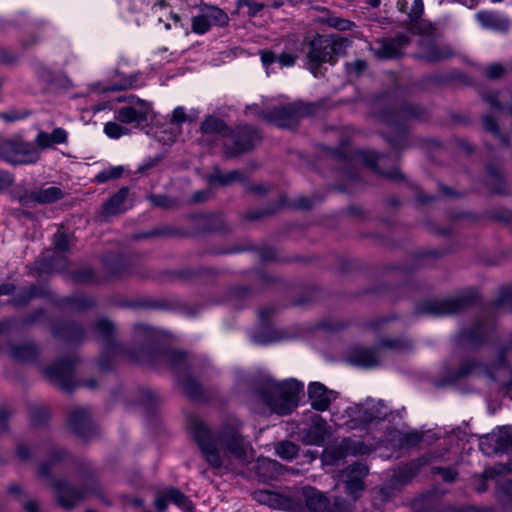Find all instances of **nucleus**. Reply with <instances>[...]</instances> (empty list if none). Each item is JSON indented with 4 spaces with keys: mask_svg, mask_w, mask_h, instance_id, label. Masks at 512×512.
I'll list each match as a JSON object with an SVG mask.
<instances>
[{
    "mask_svg": "<svg viewBox=\"0 0 512 512\" xmlns=\"http://www.w3.org/2000/svg\"><path fill=\"white\" fill-rule=\"evenodd\" d=\"M347 362L353 366L371 369L381 365L378 343L373 347L354 346L350 348Z\"/></svg>",
    "mask_w": 512,
    "mask_h": 512,
    "instance_id": "nucleus-28",
    "label": "nucleus"
},
{
    "mask_svg": "<svg viewBox=\"0 0 512 512\" xmlns=\"http://www.w3.org/2000/svg\"><path fill=\"white\" fill-rule=\"evenodd\" d=\"M283 465L270 458H258L253 466V471L262 483L277 480L283 474Z\"/></svg>",
    "mask_w": 512,
    "mask_h": 512,
    "instance_id": "nucleus-34",
    "label": "nucleus"
},
{
    "mask_svg": "<svg viewBox=\"0 0 512 512\" xmlns=\"http://www.w3.org/2000/svg\"><path fill=\"white\" fill-rule=\"evenodd\" d=\"M246 251H256L258 253V256L261 260V262H290L292 259L290 258H280L277 255V250L269 245H262L260 247H256L253 244H248L246 246L242 245H234L230 248L225 249H208L200 252V255H229V254H235V253H241Z\"/></svg>",
    "mask_w": 512,
    "mask_h": 512,
    "instance_id": "nucleus-25",
    "label": "nucleus"
},
{
    "mask_svg": "<svg viewBox=\"0 0 512 512\" xmlns=\"http://www.w3.org/2000/svg\"><path fill=\"white\" fill-rule=\"evenodd\" d=\"M164 363L175 374L177 379L192 373L196 369V358L185 351L172 349L165 344L158 351L155 365Z\"/></svg>",
    "mask_w": 512,
    "mask_h": 512,
    "instance_id": "nucleus-19",
    "label": "nucleus"
},
{
    "mask_svg": "<svg viewBox=\"0 0 512 512\" xmlns=\"http://www.w3.org/2000/svg\"><path fill=\"white\" fill-rule=\"evenodd\" d=\"M491 310L493 309L490 304L483 307L480 316L474 323L458 332L456 341L476 349L482 347L489 340L496 327V320Z\"/></svg>",
    "mask_w": 512,
    "mask_h": 512,
    "instance_id": "nucleus-14",
    "label": "nucleus"
},
{
    "mask_svg": "<svg viewBox=\"0 0 512 512\" xmlns=\"http://www.w3.org/2000/svg\"><path fill=\"white\" fill-rule=\"evenodd\" d=\"M485 177L482 183L492 195H509L508 180L505 173L494 163L487 162L484 166Z\"/></svg>",
    "mask_w": 512,
    "mask_h": 512,
    "instance_id": "nucleus-29",
    "label": "nucleus"
},
{
    "mask_svg": "<svg viewBox=\"0 0 512 512\" xmlns=\"http://www.w3.org/2000/svg\"><path fill=\"white\" fill-rule=\"evenodd\" d=\"M166 494L168 496L169 502H172L179 508L193 512L195 506L194 503L186 496L180 489L175 487H170L165 489Z\"/></svg>",
    "mask_w": 512,
    "mask_h": 512,
    "instance_id": "nucleus-61",
    "label": "nucleus"
},
{
    "mask_svg": "<svg viewBox=\"0 0 512 512\" xmlns=\"http://www.w3.org/2000/svg\"><path fill=\"white\" fill-rule=\"evenodd\" d=\"M37 200L39 204H51L61 200L64 197V192L55 186L48 188L35 189Z\"/></svg>",
    "mask_w": 512,
    "mask_h": 512,
    "instance_id": "nucleus-63",
    "label": "nucleus"
},
{
    "mask_svg": "<svg viewBox=\"0 0 512 512\" xmlns=\"http://www.w3.org/2000/svg\"><path fill=\"white\" fill-rule=\"evenodd\" d=\"M375 117L391 128L382 136L396 152L412 146L410 122H426L429 120L428 110L417 103L409 102L396 91H385L374 101Z\"/></svg>",
    "mask_w": 512,
    "mask_h": 512,
    "instance_id": "nucleus-3",
    "label": "nucleus"
},
{
    "mask_svg": "<svg viewBox=\"0 0 512 512\" xmlns=\"http://www.w3.org/2000/svg\"><path fill=\"white\" fill-rule=\"evenodd\" d=\"M11 355L19 362L33 363L38 360L40 351L38 346L32 342L13 344L11 346Z\"/></svg>",
    "mask_w": 512,
    "mask_h": 512,
    "instance_id": "nucleus-51",
    "label": "nucleus"
},
{
    "mask_svg": "<svg viewBox=\"0 0 512 512\" xmlns=\"http://www.w3.org/2000/svg\"><path fill=\"white\" fill-rule=\"evenodd\" d=\"M261 62L263 66L268 68L270 65L274 63H278L280 68L283 67H292L296 64L298 56L291 52H282L277 55L273 51L269 49H264L260 51Z\"/></svg>",
    "mask_w": 512,
    "mask_h": 512,
    "instance_id": "nucleus-49",
    "label": "nucleus"
},
{
    "mask_svg": "<svg viewBox=\"0 0 512 512\" xmlns=\"http://www.w3.org/2000/svg\"><path fill=\"white\" fill-rule=\"evenodd\" d=\"M286 196L280 195L279 199L275 203L269 204L267 207L253 210L246 212L243 214V219L247 221H257L264 217L273 215L275 212H277L280 208L286 206Z\"/></svg>",
    "mask_w": 512,
    "mask_h": 512,
    "instance_id": "nucleus-58",
    "label": "nucleus"
},
{
    "mask_svg": "<svg viewBox=\"0 0 512 512\" xmlns=\"http://www.w3.org/2000/svg\"><path fill=\"white\" fill-rule=\"evenodd\" d=\"M187 428L204 460L214 469L222 467L218 445L225 454L239 460H247V446L241 433V422L228 420L221 424L217 432L196 414L187 416Z\"/></svg>",
    "mask_w": 512,
    "mask_h": 512,
    "instance_id": "nucleus-2",
    "label": "nucleus"
},
{
    "mask_svg": "<svg viewBox=\"0 0 512 512\" xmlns=\"http://www.w3.org/2000/svg\"><path fill=\"white\" fill-rule=\"evenodd\" d=\"M322 108L319 102L302 99L272 107L271 123L280 129L296 130L303 119L317 115Z\"/></svg>",
    "mask_w": 512,
    "mask_h": 512,
    "instance_id": "nucleus-11",
    "label": "nucleus"
},
{
    "mask_svg": "<svg viewBox=\"0 0 512 512\" xmlns=\"http://www.w3.org/2000/svg\"><path fill=\"white\" fill-rule=\"evenodd\" d=\"M399 492V487L392 482L374 487L371 491V502L373 507L377 510H382L384 505L392 501Z\"/></svg>",
    "mask_w": 512,
    "mask_h": 512,
    "instance_id": "nucleus-44",
    "label": "nucleus"
},
{
    "mask_svg": "<svg viewBox=\"0 0 512 512\" xmlns=\"http://www.w3.org/2000/svg\"><path fill=\"white\" fill-rule=\"evenodd\" d=\"M53 246L55 253L49 257H43L37 264L39 273L50 274L54 271H62L68 267V259L60 254L70 250L68 236L64 232H57L53 235Z\"/></svg>",
    "mask_w": 512,
    "mask_h": 512,
    "instance_id": "nucleus-20",
    "label": "nucleus"
},
{
    "mask_svg": "<svg viewBox=\"0 0 512 512\" xmlns=\"http://www.w3.org/2000/svg\"><path fill=\"white\" fill-rule=\"evenodd\" d=\"M122 307L145 310H169L172 304L169 299H155L149 296H141L135 299L125 300Z\"/></svg>",
    "mask_w": 512,
    "mask_h": 512,
    "instance_id": "nucleus-42",
    "label": "nucleus"
},
{
    "mask_svg": "<svg viewBox=\"0 0 512 512\" xmlns=\"http://www.w3.org/2000/svg\"><path fill=\"white\" fill-rule=\"evenodd\" d=\"M378 348L389 349L396 353L409 352L413 350V340L407 335H401L398 337H384L378 342Z\"/></svg>",
    "mask_w": 512,
    "mask_h": 512,
    "instance_id": "nucleus-52",
    "label": "nucleus"
},
{
    "mask_svg": "<svg viewBox=\"0 0 512 512\" xmlns=\"http://www.w3.org/2000/svg\"><path fill=\"white\" fill-rule=\"evenodd\" d=\"M54 338L67 344H79L86 337L85 328L74 320H59L52 325Z\"/></svg>",
    "mask_w": 512,
    "mask_h": 512,
    "instance_id": "nucleus-26",
    "label": "nucleus"
},
{
    "mask_svg": "<svg viewBox=\"0 0 512 512\" xmlns=\"http://www.w3.org/2000/svg\"><path fill=\"white\" fill-rule=\"evenodd\" d=\"M152 112L151 105L142 100L138 99V106H124L121 107L115 115V119L123 124L136 123L141 125L146 123L149 119V115Z\"/></svg>",
    "mask_w": 512,
    "mask_h": 512,
    "instance_id": "nucleus-32",
    "label": "nucleus"
},
{
    "mask_svg": "<svg viewBox=\"0 0 512 512\" xmlns=\"http://www.w3.org/2000/svg\"><path fill=\"white\" fill-rule=\"evenodd\" d=\"M160 402V396L154 390L144 388L140 390L138 403L148 415H153Z\"/></svg>",
    "mask_w": 512,
    "mask_h": 512,
    "instance_id": "nucleus-60",
    "label": "nucleus"
},
{
    "mask_svg": "<svg viewBox=\"0 0 512 512\" xmlns=\"http://www.w3.org/2000/svg\"><path fill=\"white\" fill-rule=\"evenodd\" d=\"M206 181L210 187H224L235 182H244L245 176L237 169L222 173V171L216 167L212 173L207 175Z\"/></svg>",
    "mask_w": 512,
    "mask_h": 512,
    "instance_id": "nucleus-43",
    "label": "nucleus"
},
{
    "mask_svg": "<svg viewBox=\"0 0 512 512\" xmlns=\"http://www.w3.org/2000/svg\"><path fill=\"white\" fill-rule=\"evenodd\" d=\"M132 207L133 199L130 198V188L123 186L103 203L102 214L104 216L119 215Z\"/></svg>",
    "mask_w": 512,
    "mask_h": 512,
    "instance_id": "nucleus-31",
    "label": "nucleus"
},
{
    "mask_svg": "<svg viewBox=\"0 0 512 512\" xmlns=\"http://www.w3.org/2000/svg\"><path fill=\"white\" fill-rule=\"evenodd\" d=\"M421 51L417 54V58L428 63H436L450 58L453 55L452 49L447 46H439L433 41L420 42Z\"/></svg>",
    "mask_w": 512,
    "mask_h": 512,
    "instance_id": "nucleus-38",
    "label": "nucleus"
},
{
    "mask_svg": "<svg viewBox=\"0 0 512 512\" xmlns=\"http://www.w3.org/2000/svg\"><path fill=\"white\" fill-rule=\"evenodd\" d=\"M68 133L65 129L58 127L51 133L39 131L35 138V143L38 148L44 150L53 147L57 144H64L67 142Z\"/></svg>",
    "mask_w": 512,
    "mask_h": 512,
    "instance_id": "nucleus-47",
    "label": "nucleus"
},
{
    "mask_svg": "<svg viewBox=\"0 0 512 512\" xmlns=\"http://www.w3.org/2000/svg\"><path fill=\"white\" fill-rule=\"evenodd\" d=\"M94 330L101 336L102 349L97 361L100 371L108 372L113 370L118 358H122L125 352V344L115 339V327L112 321L107 318H100L94 323Z\"/></svg>",
    "mask_w": 512,
    "mask_h": 512,
    "instance_id": "nucleus-13",
    "label": "nucleus"
},
{
    "mask_svg": "<svg viewBox=\"0 0 512 512\" xmlns=\"http://www.w3.org/2000/svg\"><path fill=\"white\" fill-rule=\"evenodd\" d=\"M256 292L253 286H233L228 291V300L234 308L242 309Z\"/></svg>",
    "mask_w": 512,
    "mask_h": 512,
    "instance_id": "nucleus-55",
    "label": "nucleus"
},
{
    "mask_svg": "<svg viewBox=\"0 0 512 512\" xmlns=\"http://www.w3.org/2000/svg\"><path fill=\"white\" fill-rule=\"evenodd\" d=\"M351 43V40L339 34L316 33L312 37H305L302 42L303 67L314 78H324L328 70L327 65H336L339 57L346 55Z\"/></svg>",
    "mask_w": 512,
    "mask_h": 512,
    "instance_id": "nucleus-6",
    "label": "nucleus"
},
{
    "mask_svg": "<svg viewBox=\"0 0 512 512\" xmlns=\"http://www.w3.org/2000/svg\"><path fill=\"white\" fill-rule=\"evenodd\" d=\"M276 454L283 460L294 459L299 452V445L289 440H282L275 445Z\"/></svg>",
    "mask_w": 512,
    "mask_h": 512,
    "instance_id": "nucleus-64",
    "label": "nucleus"
},
{
    "mask_svg": "<svg viewBox=\"0 0 512 512\" xmlns=\"http://www.w3.org/2000/svg\"><path fill=\"white\" fill-rule=\"evenodd\" d=\"M230 130V126L227 122L216 114H207L200 123L199 132L203 136L208 137H221L225 139V135Z\"/></svg>",
    "mask_w": 512,
    "mask_h": 512,
    "instance_id": "nucleus-39",
    "label": "nucleus"
},
{
    "mask_svg": "<svg viewBox=\"0 0 512 512\" xmlns=\"http://www.w3.org/2000/svg\"><path fill=\"white\" fill-rule=\"evenodd\" d=\"M330 154L342 163L338 169L343 170L345 177L351 181H362L358 169L354 166L356 163H360L384 179L393 182H405L414 191L415 198L421 205L429 204L437 199L435 195L424 194L415 183L406 179V176L396 165L400 160V155L397 153L394 155L379 154L372 150L362 149L346 152L342 148H332Z\"/></svg>",
    "mask_w": 512,
    "mask_h": 512,
    "instance_id": "nucleus-4",
    "label": "nucleus"
},
{
    "mask_svg": "<svg viewBox=\"0 0 512 512\" xmlns=\"http://www.w3.org/2000/svg\"><path fill=\"white\" fill-rule=\"evenodd\" d=\"M133 347L125 344L122 358L131 362L155 365L158 351L163 347L164 335L162 331L145 323H136L132 328Z\"/></svg>",
    "mask_w": 512,
    "mask_h": 512,
    "instance_id": "nucleus-8",
    "label": "nucleus"
},
{
    "mask_svg": "<svg viewBox=\"0 0 512 512\" xmlns=\"http://www.w3.org/2000/svg\"><path fill=\"white\" fill-rule=\"evenodd\" d=\"M413 512H443L441 496L435 491H428L412 502Z\"/></svg>",
    "mask_w": 512,
    "mask_h": 512,
    "instance_id": "nucleus-41",
    "label": "nucleus"
},
{
    "mask_svg": "<svg viewBox=\"0 0 512 512\" xmlns=\"http://www.w3.org/2000/svg\"><path fill=\"white\" fill-rule=\"evenodd\" d=\"M367 452L368 448L363 442L347 437L337 445L326 447L322 453V460L325 464L333 466L347 456L364 455Z\"/></svg>",
    "mask_w": 512,
    "mask_h": 512,
    "instance_id": "nucleus-22",
    "label": "nucleus"
},
{
    "mask_svg": "<svg viewBox=\"0 0 512 512\" xmlns=\"http://www.w3.org/2000/svg\"><path fill=\"white\" fill-rule=\"evenodd\" d=\"M344 483V489L350 498L345 497L347 500L352 501L356 508V501L359 500L365 489L366 485L364 480L356 477H342Z\"/></svg>",
    "mask_w": 512,
    "mask_h": 512,
    "instance_id": "nucleus-57",
    "label": "nucleus"
},
{
    "mask_svg": "<svg viewBox=\"0 0 512 512\" xmlns=\"http://www.w3.org/2000/svg\"><path fill=\"white\" fill-rule=\"evenodd\" d=\"M507 349L501 346L496 357L490 363H483L476 359L464 360L458 368H452L445 364L442 369V376L435 380V386L444 388L456 384L458 381L468 377L475 369L481 368L485 376L492 382L499 383V393L503 397H511L512 392V367L507 360Z\"/></svg>",
    "mask_w": 512,
    "mask_h": 512,
    "instance_id": "nucleus-5",
    "label": "nucleus"
},
{
    "mask_svg": "<svg viewBox=\"0 0 512 512\" xmlns=\"http://www.w3.org/2000/svg\"><path fill=\"white\" fill-rule=\"evenodd\" d=\"M450 252H452L451 247L417 251L411 254L404 262L385 266V270L398 272L401 276L407 278L418 269L432 265L435 260L449 254Z\"/></svg>",
    "mask_w": 512,
    "mask_h": 512,
    "instance_id": "nucleus-17",
    "label": "nucleus"
},
{
    "mask_svg": "<svg viewBox=\"0 0 512 512\" xmlns=\"http://www.w3.org/2000/svg\"><path fill=\"white\" fill-rule=\"evenodd\" d=\"M481 303V295L475 289H469L462 294L444 299H427L418 302L413 310V315L442 317L459 314Z\"/></svg>",
    "mask_w": 512,
    "mask_h": 512,
    "instance_id": "nucleus-9",
    "label": "nucleus"
},
{
    "mask_svg": "<svg viewBox=\"0 0 512 512\" xmlns=\"http://www.w3.org/2000/svg\"><path fill=\"white\" fill-rule=\"evenodd\" d=\"M422 465L423 463L421 459H414L408 463L401 465L395 472L391 482L398 486L399 489L401 490L402 486L409 483L413 478H415L418 475Z\"/></svg>",
    "mask_w": 512,
    "mask_h": 512,
    "instance_id": "nucleus-46",
    "label": "nucleus"
},
{
    "mask_svg": "<svg viewBox=\"0 0 512 512\" xmlns=\"http://www.w3.org/2000/svg\"><path fill=\"white\" fill-rule=\"evenodd\" d=\"M218 275V271L213 267H204L200 266L197 268L185 267L181 269H172V270H164L161 273L162 281H190L197 277L208 276V277H216Z\"/></svg>",
    "mask_w": 512,
    "mask_h": 512,
    "instance_id": "nucleus-33",
    "label": "nucleus"
},
{
    "mask_svg": "<svg viewBox=\"0 0 512 512\" xmlns=\"http://www.w3.org/2000/svg\"><path fill=\"white\" fill-rule=\"evenodd\" d=\"M53 299L54 300H51V304L60 309L69 307L78 311H85L96 305L94 298L84 294H76L60 298L53 292Z\"/></svg>",
    "mask_w": 512,
    "mask_h": 512,
    "instance_id": "nucleus-40",
    "label": "nucleus"
},
{
    "mask_svg": "<svg viewBox=\"0 0 512 512\" xmlns=\"http://www.w3.org/2000/svg\"><path fill=\"white\" fill-rule=\"evenodd\" d=\"M102 264L107 273L112 277H124L132 271L129 260L120 253L109 252L102 257Z\"/></svg>",
    "mask_w": 512,
    "mask_h": 512,
    "instance_id": "nucleus-35",
    "label": "nucleus"
},
{
    "mask_svg": "<svg viewBox=\"0 0 512 512\" xmlns=\"http://www.w3.org/2000/svg\"><path fill=\"white\" fill-rule=\"evenodd\" d=\"M0 159L12 165L34 164L40 155L33 144L20 138H7L0 141Z\"/></svg>",
    "mask_w": 512,
    "mask_h": 512,
    "instance_id": "nucleus-16",
    "label": "nucleus"
},
{
    "mask_svg": "<svg viewBox=\"0 0 512 512\" xmlns=\"http://www.w3.org/2000/svg\"><path fill=\"white\" fill-rule=\"evenodd\" d=\"M194 219L202 218L203 224L200 228L201 232L205 233H228L230 229L226 225L222 214L212 213L208 215H197Z\"/></svg>",
    "mask_w": 512,
    "mask_h": 512,
    "instance_id": "nucleus-54",
    "label": "nucleus"
},
{
    "mask_svg": "<svg viewBox=\"0 0 512 512\" xmlns=\"http://www.w3.org/2000/svg\"><path fill=\"white\" fill-rule=\"evenodd\" d=\"M328 429L326 420L320 415H314L311 425L303 433V442L308 445L322 446L329 433Z\"/></svg>",
    "mask_w": 512,
    "mask_h": 512,
    "instance_id": "nucleus-37",
    "label": "nucleus"
},
{
    "mask_svg": "<svg viewBox=\"0 0 512 512\" xmlns=\"http://www.w3.org/2000/svg\"><path fill=\"white\" fill-rule=\"evenodd\" d=\"M262 140L260 131L249 124L230 126L222 143L223 155L225 158H236L247 154L255 149Z\"/></svg>",
    "mask_w": 512,
    "mask_h": 512,
    "instance_id": "nucleus-12",
    "label": "nucleus"
},
{
    "mask_svg": "<svg viewBox=\"0 0 512 512\" xmlns=\"http://www.w3.org/2000/svg\"><path fill=\"white\" fill-rule=\"evenodd\" d=\"M499 454H512V426L497 427L495 431Z\"/></svg>",
    "mask_w": 512,
    "mask_h": 512,
    "instance_id": "nucleus-59",
    "label": "nucleus"
},
{
    "mask_svg": "<svg viewBox=\"0 0 512 512\" xmlns=\"http://www.w3.org/2000/svg\"><path fill=\"white\" fill-rule=\"evenodd\" d=\"M424 12L423 0H414L411 9L408 13V18L411 22L409 30L414 34H431L433 27L431 24H421L418 20L421 18Z\"/></svg>",
    "mask_w": 512,
    "mask_h": 512,
    "instance_id": "nucleus-48",
    "label": "nucleus"
},
{
    "mask_svg": "<svg viewBox=\"0 0 512 512\" xmlns=\"http://www.w3.org/2000/svg\"><path fill=\"white\" fill-rule=\"evenodd\" d=\"M186 397L193 401H200L204 396V389L199 380L192 376L191 373L182 375L177 379Z\"/></svg>",
    "mask_w": 512,
    "mask_h": 512,
    "instance_id": "nucleus-53",
    "label": "nucleus"
},
{
    "mask_svg": "<svg viewBox=\"0 0 512 512\" xmlns=\"http://www.w3.org/2000/svg\"><path fill=\"white\" fill-rule=\"evenodd\" d=\"M283 339V336L269 322H260V325L251 335L250 340L257 345H270Z\"/></svg>",
    "mask_w": 512,
    "mask_h": 512,
    "instance_id": "nucleus-45",
    "label": "nucleus"
},
{
    "mask_svg": "<svg viewBox=\"0 0 512 512\" xmlns=\"http://www.w3.org/2000/svg\"><path fill=\"white\" fill-rule=\"evenodd\" d=\"M68 427L73 434L86 441L98 435V429L92 421L91 413L84 407H78L70 411Z\"/></svg>",
    "mask_w": 512,
    "mask_h": 512,
    "instance_id": "nucleus-23",
    "label": "nucleus"
},
{
    "mask_svg": "<svg viewBox=\"0 0 512 512\" xmlns=\"http://www.w3.org/2000/svg\"><path fill=\"white\" fill-rule=\"evenodd\" d=\"M70 280L78 285H98L101 283L100 278L91 267H82L68 272Z\"/></svg>",
    "mask_w": 512,
    "mask_h": 512,
    "instance_id": "nucleus-56",
    "label": "nucleus"
},
{
    "mask_svg": "<svg viewBox=\"0 0 512 512\" xmlns=\"http://www.w3.org/2000/svg\"><path fill=\"white\" fill-rule=\"evenodd\" d=\"M189 236H191V233L182 227L159 225L145 232L134 233L132 239L140 241L148 238H185Z\"/></svg>",
    "mask_w": 512,
    "mask_h": 512,
    "instance_id": "nucleus-36",
    "label": "nucleus"
},
{
    "mask_svg": "<svg viewBox=\"0 0 512 512\" xmlns=\"http://www.w3.org/2000/svg\"><path fill=\"white\" fill-rule=\"evenodd\" d=\"M392 415V412L388 410V407L383 400L377 402L368 399L359 408L358 415L354 421L359 422V427L367 428L373 422L383 421Z\"/></svg>",
    "mask_w": 512,
    "mask_h": 512,
    "instance_id": "nucleus-27",
    "label": "nucleus"
},
{
    "mask_svg": "<svg viewBox=\"0 0 512 512\" xmlns=\"http://www.w3.org/2000/svg\"><path fill=\"white\" fill-rule=\"evenodd\" d=\"M170 303L172 306L169 310H177L189 318L197 317L205 308V305L202 303L189 304L180 300H170Z\"/></svg>",
    "mask_w": 512,
    "mask_h": 512,
    "instance_id": "nucleus-62",
    "label": "nucleus"
},
{
    "mask_svg": "<svg viewBox=\"0 0 512 512\" xmlns=\"http://www.w3.org/2000/svg\"><path fill=\"white\" fill-rule=\"evenodd\" d=\"M410 43V38L404 33H398L393 37L376 39L370 46V51L377 60H392L401 58L403 49Z\"/></svg>",
    "mask_w": 512,
    "mask_h": 512,
    "instance_id": "nucleus-21",
    "label": "nucleus"
},
{
    "mask_svg": "<svg viewBox=\"0 0 512 512\" xmlns=\"http://www.w3.org/2000/svg\"><path fill=\"white\" fill-rule=\"evenodd\" d=\"M228 14L220 7L208 3L200 6L199 14L191 19V30L193 33L203 35L212 27L225 28L229 25Z\"/></svg>",
    "mask_w": 512,
    "mask_h": 512,
    "instance_id": "nucleus-18",
    "label": "nucleus"
},
{
    "mask_svg": "<svg viewBox=\"0 0 512 512\" xmlns=\"http://www.w3.org/2000/svg\"><path fill=\"white\" fill-rule=\"evenodd\" d=\"M34 299H45L51 303L53 291L47 284L30 283L15 290L8 303L14 308L27 307Z\"/></svg>",
    "mask_w": 512,
    "mask_h": 512,
    "instance_id": "nucleus-24",
    "label": "nucleus"
},
{
    "mask_svg": "<svg viewBox=\"0 0 512 512\" xmlns=\"http://www.w3.org/2000/svg\"><path fill=\"white\" fill-rule=\"evenodd\" d=\"M305 505L310 512H357L352 501L335 496L331 501L320 490L306 486L302 492Z\"/></svg>",
    "mask_w": 512,
    "mask_h": 512,
    "instance_id": "nucleus-15",
    "label": "nucleus"
},
{
    "mask_svg": "<svg viewBox=\"0 0 512 512\" xmlns=\"http://www.w3.org/2000/svg\"><path fill=\"white\" fill-rule=\"evenodd\" d=\"M476 18L482 27L498 32H506L509 28V20L495 12L479 11Z\"/></svg>",
    "mask_w": 512,
    "mask_h": 512,
    "instance_id": "nucleus-50",
    "label": "nucleus"
},
{
    "mask_svg": "<svg viewBox=\"0 0 512 512\" xmlns=\"http://www.w3.org/2000/svg\"><path fill=\"white\" fill-rule=\"evenodd\" d=\"M307 395L311 407L320 412L328 410L332 401L338 397L336 391L327 388L320 382H311L308 385Z\"/></svg>",
    "mask_w": 512,
    "mask_h": 512,
    "instance_id": "nucleus-30",
    "label": "nucleus"
},
{
    "mask_svg": "<svg viewBox=\"0 0 512 512\" xmlns=\"http://www.w3.org/2000/svg\"><path fill=\"white\" fill-rule=\"evenodd\" d=\"M254 393L273 413L288 415L298 406L300 395L304 394V384L294 378L282 382L265 378Z\"/></svg>",
    "mask_w": 512,
    "mask_h": 512,
    "instance_id": "nucleus-7",
    "label": "nucleus"
},
{
    "mask_svg": "<svg viewBox=\"0 0 512 512\" xmlns=\"http://www.w3.org/2000/svg\"><path fill=\"white\" fill-rule=\"evenodd\" d=\"M77 363L78 359L76 356L60 357L44 368V374L52 384L67 393H71L75 388L81 386L95 389L97 387L96 379H76L75 370Z\"/></svg>",
    "mask_w": 512,
    "mask_h": 512,
    "instance_id": "nucleus-10",
    "label": "nucleus"
},
{
    "mask_svg": "<svg viewBox=\"0 0 512 512\" xmlns=\"http://www.w3.org/2000/svg\"><path fill=\"white\" fill-rule=\"evenodd\" d=\"M38 476L48 479L60 507L74 509L88 495L102 498L103 492L93 464L73 456L61 447H53L38 467Z\"/></svg>",
    "mask_w": 512,
    "mask_h": 512,
    "instance_id": "nucleus-1",
    "label": "nucleus"
}]
</instances>
